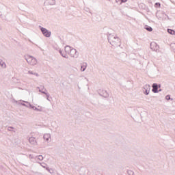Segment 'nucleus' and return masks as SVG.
Here are the masks:
<instances>
[{"instance_id":"36","label":"nucleus","mask_w":175,"mask_h":175,"mask_svg":"<svg viewBox=\"0 0 175 175\" xmlns=\"http://www.w3.org/2000/svg\"><path fill=\"white\" fill-rule=\"evenodd\" d=\"M158 88H161V85H158Z\"/></svg>"},{"instance_id":"8","label":"nucleus","mask_w":175,"mask_h":175,"mask_svg":"<svg viewBox=\"0 0 175 175\" xmlns=\"http://www.w3.org/2000/svg\"><path fill=\"white\" fill-rule=\"evenodd\" d=\"M29 142L33 146H36V144H38V142H36V138H35L34 137H29Z\"/></svg>"},{"instance_id":"20","label":"nucleus","mask_w":175,"mask_h":175,"mask_svg":"<svg viewBox=\"0 0 175 175\" xmlns=\"http://www.w3.org/2000/svg\"><path fill=\"white\" fill-rule=\"evenodd\" d=\"M40 88V87H38L37 88H38L39 90H41V91H44L45 92H47V90L44 88V86L41 85Z\"/></svg>"},{"instance_id":"2","label":"nucleus","mask_w":175,"mask_h":175,"mask_svg":"<svg viewBox=\"0 0 175 175\" xmlns=\"http://www.w3.org/2000/svg\"><path fill=\"white\" fill-rule=\"evenodd\" d=\"M25 59L27 61V64L32 66H35V65L38 64V59H36L33 56H31L29 55L25 56Z\"/></svg>"},{"instance_id":"23","label":"nucleus","mask_w":175,"mask_h":175,"mask_svg":"<svg viewBox=\"0 0 175 175\" xmlns=\"http://www.w3.org/2000/svg\"><path fill=\"white\" fill-rule=\"evenodd\" d=\"M127 174H129V175H135V172L133 170H127Z\"/></svg>"},{"instance_id":"1","label":"nucleus","mask_w":175,"mask_h":175,"mask_svg":"<svg viewBox=\"0 0 175 175\" xmlns=\"http://www.w3.org/2000/svg\"><path fill=\"white\" fill-rule=\"evenodd\" d=\"M108 42L113 47H120L121 46V39L114 34L109 33L107 36Z\"/></svg>"},{"instance_id":"4","label":"nucleus","mask_w":175,"mask_h":175,"mask_svg":"<svg viewBox=\"0 0 175 175\" xmlns=\"http://www.w3.org/2000/svg\"><path fill=\"white\" fill-rule=\"evenodd\" d=\"M98 93L100 96H103V98H109V93L105 90L100 89L98 90Z\"/></svg>"},{"instance_id":"9","label":"nucleus","mask_w":175,"mask_h":175,"mask_svg":"<svg viewBox=\"0 0 175 175\" xmlns=\"http://www.w3.org/2000/svg\"><path fill=\"white\" fill-rule=\"evenodd\" d=\"M152 91L154 92V94H158V84L157 83H153L152 85Z\"/></svg>"},{"instance_id":"15","label":"nucleus","mask_w":175,"mask_h":175,"mask_svg":"<svg viewBox=\"0 0 175 175\" xmlns=\"http://www.w3.org/2000/svg\"><path fill=\"white\" fill-rule=\"evenodd\" d=\"M59 54H61L62 57H63L64 58H66L68 59V58H69V56H68V54L66 53H62V51L59 50Z\"/></svg>"},{"instance_id":"7","label":"nucleus","mask_w":175,"mask_h":175,"mask_svg":"<svg viewBox=\"0 0 175 175\" xmlns=\"http://www.w3.org/2000/svg\"><path fill=\"white\" fill-rule=\"evenodd\" d=\"M27 107H30L31 109H32L33 110H35L36 111H42V108L39 109V108L31 105V103H27Z\"/></svg>"},{"instance_id":"27","label":"nucleus","mask_w":175,"mask_h":175,"mask_svg":"<svg viewBox=\"0 0 175 175\" xmlns=\"http://www.w3.org/2000/svg\"><path fill=\"white\" fill-rule=\"evenodd\" d=\"M154 8H161V3H155Z\"/></svg>"},{"instance_id":"29","label":"nucleus","mask_w":175,"mask_h":175,"mask_svg":"<svg viewBox=\"0 0 175 175\" xmlns=\"http://www.w3.org/2000/svg\"><path fill=\"white\" fill-rule=\"evenodd\" d=\"M165 99H166L167 100H170V95H167V96H165Z\"/></svg>"},{"instance_id":"12","label":"nucleus","mask_w":175,"mask_h":175,"mask_svg":"<svg viewBox=\"0 0 175 175\" xmlns=\"http://www.w3.org/2000/svg\"><path fill=\"white\" fill-rule=\"evenodd\" d=\"M43 138L46 142H49L51 139V135L50 133H46L44 135Z\"/></svg>"},{"instance_id":"28","label":"nucleus","mask_w":175,"mask_h":175,"mask_svg":"<svg viewBox=\"0 0 175 175\" xmlns=\"http://www.w3.org/2000/svg\"><path fill=\"white\" fill-rule=\"evenodd\" d=\"M13 129H14V128L12 126H9L8 128V131H9L10 132H13Z\"/></svg>"},{"instance_id":"18","label":"nucleus","mask_w":175,"mask_h":175,"mask_svg":"<svg viewBox=\"0 0 175 175\" xmlns=\"http://www.w3.org/2000/svg\"><path fill=\"white\" fill-rule=\"evenodd\" d=\"M29 75H33L34 76H36L37 77H39V74L37 72H34L33 71L29 70L28 71Z\"/></svg>"},{"instance_id":"21","label":"nucleus","mask_w":175,"mask_h":175,"mask_svg":"<svg viewBox=\"0 0 175 175\" xmlns=\"http://www.w3.org/2000/svg\"><path fill=\"white\" fill-rule=\"evenodd\" d=\"M47 2L49 5H55V0H47Z\"/></svg>"},{"instance_id":"5","label":"nucleus","mask_w":175,"mask_h":175,"mask_svg":"<svg viewBox=\"0 0 175 175\" xmlns=\"http://www.w3.org/2000/svg\"><path fill=\"white\" fill-rule=\"evenodd\" d=\"M72 58H77L79 54H77V51L75 49L72 48L70 53H68Z\"/></svg>"},{"instance_id":"3","label":"nucleus","mask_w":175,"mask_h":175,"mask_svg":"<svg viewBox=\"0 0 175 175\" xmlns=\"http://www.w3.org/2000/svg\"><path fill=\"white\" fill-rule=\"evenodd\" d=\"M39 28H40L42 35H44V36H45V38H50V36H51V31H49L47 29H46L42 26H39Z\"/></svg>"},{"instance_id":"13","label":"nucleus","mask_w":175,"mask_h":175,"mask_svg":"<svg viewBox=\"0 0 175 175\" xmlns=\"http://www.w3.org/2000/svg\"><path fill=\"white\" fill-rule=\"evenodd\" d=\"M71 50H72V47H70V46H69V45L66 46L64 48V51L67 54H70Z\"/></svg>"},{"instance_id":"33","label":"nucleus","mask_w":175,"mask_h":175,"mask_svg":"<svg viewBox=\"0 0 175 175\" xmlns=\"http://www.w3.org/2000/svg\"><path fill=\"white\" fill-rule=\"evenodd\" d=\"M120 1H121V0H116V2L117 3H118V2H120Z\"/></svg>"},{"instance_id":"11","label":"nucleus","mask_w":175,"mask_h":175,"mask_svg":"<svg viewBox=\"0 0 175 175\" xmlns=\"http://www.w3.org/2000/svg\"><path fill=\"white\" fill-rule=\"evenodd\" d=\"M39 92H41V94H44V95H46V99L49 101L51 102V100H50V93L45 92V91H42V90H39Z\"/></svg>"},{"instance_id":"16","label":"nucleus","mask_w":175,"mask_h":175,"mask_svg":"<svg viewBox=\"0 0 175 175\" xmlns=\"http://www.w3.org/2000/svg\"><path fill=\"white\" fill-rule=\"evenodd\" d=\"M0 66L3 69H6V63H5V62H3V60H2V59H0Z\"/></svg>"},{"instance_id":"25","label":"nucleus","mask_w":175,"mask_h":175,"mask_svg":"<svg viewBox=\"0 0 175 175\" xmlns=\"http://www.w3.org/2000/svg\"><path fill=\"white\" fill-rule=\"evenodd\" d=\"M40 165L42 166V167H44V169H46V167H47V164H46L45 163H41Z\"/></svg>"},{"instance_id":"24","label":"nucleus","mask_w":175,"mask_h":175,"mask_svg":"<svg viewBox=\"0 0 175 175\" xmlns=\"http://www.w3.org/2000/svg\"><path fill=\"white\" fill-rule=\"evenodd\" d=\"M84 10H85V12H87L88 13H90V14H92V13H91V11H90V8H85Z\"/></svg>"},{"instance_id":"26","label":"nucleus","mask_w":175,"mask_h":175,"mask_svg":"<svg viewBox=\"0 0 175 175\" xmlns=\"http://www.w3.org/2000/svg\"><path fill=\"white\" fill-rule=\"evenodd\" d=\"M38 161H43V156L39 155L38 157H36Z\"/></svg>"},{"instance_id":"34","label":"nucleus","mask_w":175,"mask_h":175,"mask_svg":"<svg viewBox=\"0 0 175 175\" xmlns=\"http://www.w3.org/2000/svg\"><path fill=\"white\" fill-rule=\"evenodd\" d=\"M172 3H174V5H175V2L174 1H171Z\"/></svg>"},{"instance_id":"6","label":"nucleus","mask_w":175,"mask_h":175,"mask_svg":"<svg viewBox=\"0 0 175 175\" xmlns=\"http://www.w3.org/2000/svg\"><path fill=\"white\" fill-rule=\"evenodd\" d=\"M150 90H151V86L150 85H145L142 91L145 95H148L150 94Z\"/></svg>"},{"instance_id":"31","label":"nucleus","mask_w":175,"mask_h":175,"mask_svg":"<svg viewBox=\"0 0 175 175\" xmlns=\"http://www.w3.org/2000/svg\"><path fill=\"white\" fill-rule=\"evenodd\" d=\"M45 169H46V170H47L49 173H51V170H50V167H46Z\"/></svg>"},{"instance_id":"14","label":"nucleus","mask_w":175,"mask_h":175,"mask_svg":"<svg viewBox=\"0 0 175 175\" xmlns=\"http://www.w3.org/2000/svg\"><path fill=\"white\" fill-rule=\"evenodd\" d=\"M88 64L86 62H83L81 66V72H84L87 69Z\"/></svg>"},{"instance_id":"19","label":"nucleus","mask_w":175,"mask_h":175,"mask_svg":"<svg viewBox=\"0 0 175 175\" xmlns=\"http://www.w3.org/2000/svg\"><path fill=\"white\" fill-rule=\"evenodd\" d=\"M167 32L170 35H174V33H175V31L172 29H167Z\"/></svg>"},{"instance_id":"37","label":"nucleus","mask_w":175,"mask_h":175,"mask_svg":"<svg viewBox=\"0 0 175 175\" xmlns=\"http://www.w3.org/2000/svg\"><path fill=\"white\" fill-rule=\"evenodd\" d=\"M85 80H87V81H88V79H87V78H85Z\"/></svg>"},{"instance_id":"35","label":"nucleus","mask_w":175,"mask_h":175,"mask_svg":"<svg viewBox=\"0 0 175 175\" xmlns=\"http://www.w3.org/2000/svg\"><path fill=\"white\" fill-rule=\"evenodd\" d=\"M158 91L159 92H161V91H162V89H159Z\"/></svg>"},{"instance_id":"32","label":"nucleus","mask_w":175,"mask_h":175,"mask_svg":"<svg viewBox=\"0 0 175 175\" xmlns=\"http://www.w3.org/2000/svg\"><path fill=\"white\" fill-rule=\"evenodd\" d=\"M120 2L125 3V2H128V0H120Z\"/></svg>"},{"instance_id":"22","label":"nucleus","mask_w":175,"mask_h":175,"mask_svg":"<svg viewBox=\"0 0 175 175\" xmlns=\"http://www.w3.org/2000/svg\"><path fill=\"white\" fill-rule=\"evenodd\" d=\"M170 47H171V49L172 50V51H174L175 53V43H172L170 44Z\"/></svg>"},{"instance_id":"10","label":"nucleus","mask_w":175,"mask_h":175,"mask_svg":"<svg viewBox=\"0 0 175 175\" xmlns=\"http://www.w3.org/2000/svg\"><path fill=\"white\" fill-rule=\"evenodd\" d=\"M150 49L151 50H153L154 51L158 50L159 46L155 42L150 43Z\"/></svg>"},{"instance_id":"30","label":"nucleus","mask_w":175,"mask_h":175,"mask_svg":"<svg viewBox=\"0 0 175 175\" xmlns=\"http://www.w3.org/2000/svg\"><path fill=\"white\" fill-rule=\"evenodd\" d=\"M28 102H26V104L25 103H22V106H25L26 107H28Z\"/></svg>"},{"instance_id":"17","label":"nucleus","mask_w":175,"mask_h":175,"mask_svg":"<svg viewBox=\"0 0 175 175\" xmlns=\"http://www.w3.org/2000/svg\"><path fill=\"white\" fill-rule=\"evenodd\" d=\"M145 29H146V31H148V32H152V27H151L150 26L145 25Z\"/></svg>"}]
</instances>
